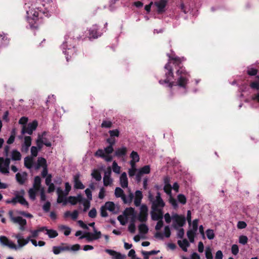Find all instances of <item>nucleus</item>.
I'll return each mask as SVG.
<instances>
[{
	"mask_svg": "<svg viewBox=\"0 0 259 259\" xmlns=\"http://www.w3.org/2000/svg\"><path fill=\"white\" fill-rule=\"evenodd\" d=\"M41 184V179L39 176H36L34 178L33 183V188L37 190H39Z\"/></svg>",
	"mask_w": 259,
	"mask_h": 259,
	"instance_id": "f704fd0d",
	"label": "nucleus"
},
{
	"mask_svg": "<svg viewBox=\"0 0 259 259\" xmlns=\"http://www.w3.org/2000/svg\"><path fill=\"white\" fill-rule=\"evenodd\" d=\"M19 198V194H16L15 196L11 199H9L6 201L7 203H12L13 205H15L16 203H19L18 200Z\"/></svg>",
	"mask_w": 259,
	"mask_h": 259,
	"instance_id": "a19ab883",
	"label": "nucleus"
},
{
	"mask_svg": "<svg viewBox=\"0 0 259 259\" xmlns=\"http://www.w3.org/2000/svg\"><path fill=\"white\" fill-rule=\"evenodd\" d=\"M9 216L11 219V220L14 223L18 224L20 226L19 229L21 231H23L25 229V226L26 225V220L24 219H23L21 217H15L13 215V211L10 210L8 212Z\"/></svg>",
	"mask_w": 259,
	"mask_h": 259,
	"instance_id": "0eeeda50",
	"label": "nucleus"
},
{
	"mask_svg": "<svg viewBox=\"0 0 259 259\" xmlns=\"http://www.w3.org/2000/svg\"><path fill=\"white\" fill-rule=\"evenodd\" d=\"M167 3V0H159L155 3V5L157 8V12L158 13H161L165 11V8Z\"/></svg>",
	"mask_w": 259,
	"mask_h": 259,
	"instance_id": "6ab92c4d",
	"label": "nucleus"
},
{
	"mask_svg": "<svg viewBox=\"0 0 259 259\" xmlns=\"http://www.w3.org/2000/svg\"><path fill=\"white\" fill-rule=\"evenodd\" d=\"M101 235V233L100 231H96L94 233L88 232L85 235L80 236L79 239H81L85 238L88 241H92L99 239Z\"/></svg>",
	"mask_w": 259,
	"mask_h": 259,
	"instance_id": "ddd939ff",
	"label": "nucleus"
},
{
	"mask_svg": "<svg viewBox=\"0 0 259 259\" xmlns=\"http://www.w3.org/2000/svg\"><path fill=\"white\" fill-rule=\"evenodd\" d=\"M46 231H47L46 234L51 238H55V237H57L58 235L57 232L55 230L46 229Z\"/></svg>",
	"mask_w": 259,
	"mask_h": 259,
	"instance_id": "c03bdc74",
	"label": "nucleus"
},
{
	"mask_svg": "<svg viewBox=\"0 0 259 259\" xmlns=\"http://www.w3.org/2000/svg\"><path fill=\"white\" fill-rule=\"evenodd\" d=\"M101 35V33L98 31V27L97 25H93L89 29V37L90 38H97Z\"/></svg>",
	"mask_w": 259,
	"mask_h": 259,
	"instance_id": "dca6fc26",
	"label": "nucleus"
},
{
	"mask_svg": "<svg viewBox=\"0 0 259 259\" xmlns=\"http://www.w3.org/2000/svg\"><path fill=\"white\" fill-rule=\"evenodd\" d=\"M127 153V148L124 146L118 148L115 150L114 155L117 157H121L126 155Z\"/></svg>",
	"mask_w": 259,
	"mask_h": 259,
	"instance_id": "393cba45",
	"label": "nucleus"
},
{
	"mask_svg": "<svg viewBox=\"0 0 259 259\" xmlns=\"http://www.w3.org/2000/svg\"><path fill=\"white\" fill-rule=\"evenodd\" d=\"M18 202L22 204V205L26 206L27 207H28L29 204L28 202L25 200V199L23 197L22 195H19Z\"/></svg>",
	"mask_w": 259,
	"mask_h": 259,
	"instance_id": "09e8293b",
	"label": "nucleus"
},
{
	"mask_svg": "<svg viewBox=\"0 0 259 259\" xmlns=\"http://www.w3.org/2000/svg\"><path fill=\"white\" fill-rule=\"evenodd\" d=\"M104 206L106 208V209L108 210L111 212H114L115 211V204L113 202H106L104 205Z\"/></svg>",
	"mask_w": 259,
	"mask_h": 259,
	"instance_id": "72a5a7b5",
	"label": "nucleus"
},
{
	"mask_svg": "<svg viewBox=\"0 0 259 259\" xmlns=\"http://www.w3.org/2000/svg\"><path fill=\"white\" fill-rule=\"evenodd\" d=\"M15 238L17 239V242L19 247H22L27 244L30 241L35 246L37 245V241L34 239H30L31 237H28L27 239H24L22 234H18L15 235Z\"/></svg>",
	"mask_w": 259,
	"mask_h": 259,
	"instance_id": "6e6552de",
	"label": "nucleus"
},
{
	"mask_svg": "<svg viewBox=\"0 0 259 259\" xmlns=\"http://www.w3.org/2000/svg\"><path fill=\"white\" fill-rule=\"evenodd\" d=\"M111 125L112 122L109 120H104L101 124V127H102L109 128Z\"/></svg>",
	"mask_w": 259,
	"mask_h": 259,
	"instance_id": "e2e57ef3",
	"label": "nucleus"
},
{
	"mask_svg": "<svg viewBox=\"0 0 259 259\" xmlns=\"http://www.w3.org/2000/svg\"><path fill=\"white\" fill-rule=\"evenodd\" d=\"M0 243L2 245L7 246L9 248L12 249L17 250L19 247H17L13 241L9 240L6 236H0Z\"/></svg>",
	"mask_w": 259,
	"mask_h": 259,
	"instance_id": "9b49d317",
	"label": "nucleus"
},
{
	"mask_svg": "<svg viewBox=\"0 0 259 259\" xmlns=\"http://www.w3.org/2000/svg\"><path fill=\"white\" fill-rule=\"evenodd\" d=\"M80 174H77L73 177L74 187L76 189H83L84 186L79 180Z\"/></svg>",
	"mask_w": 259,
	"mask_h": 259,
	"instance_id": "a211bd4d",
	"label": "nucleus"
},
{
	"mask_svg": "<svg viewBox=\"0 0 259 259\" xmlns=\"http://www.w3.org/2000/svg\"><path fill=\"white\" fill-rule=\"evenodd\" d=\"M207 237L209 240H212L214 237L213 231L211 229H207L206 231Z\"/></svg>",
	"mask_w": 259,
	"mask_h": 259,
	"instance_id": "3c124183",
	"label": "nucleus"
},
{
	"mask_svg": "<svg viewBox=\"0 0 259 259\" xmlns=\"http://www.w3.org/2000/svg\"><path fill=\"white\" fill-rule=\"evenodd\" d=\"M27 178V174L26 172H18L16 175L17 182L21 185L24 184Z\"/></svg>",
	"mask_w": 259,
	"mask_h": 259,
	"instance_id": "5701e85b",
	"label": "nucleus"
},
{
	"mask_svg": "<svg viewBox=\"0 0 259 259\" xmlns=\"http://www.w3.org/2000/svg\"><path fill=\"white\" fill-rule=\"evenodd\" d=\"M9 41L6 36L0 35V48L7 45L9 43Z\"/></svg>",
	"mask_w": 259,
	"mask_h": 259,
	"instance_id": "4c0bfd02",
	"label": "nucleus"
},
{
	"mask_svg": "<svg viewBox=\"0 0 259 259\" xmlns=\"http://www.w3.org/2000/svg\"><path fill=\"white\" fill-rule=\"evenodd\" d=\"M56 192L58 196L57 199V203H63L64 204H66L67 202L66 197L67 195H65V193H63V191L61 187H58L57 188Z\"/></svg>",
	"mask_w": 259,
	"mask_h": 259,
	"instance_id": "4468645a",
	"label": "nucleus"
},
{
	"mask_svg": "<svg viewBox=\"0 0 259 259\" xmlns=\"http://www.w3.org/2000/svg\"><path fill=\"white\" fill-rule=\"evenodd\" d=\"M90 201L91 200H85L83 202V205L84 206L83 211H86L88 210L90 207Z\"/></svg>",
	"mask_w": 259,
	"mask_h": 259,
	"instance_id": "680f3d73",
	"label": "nucleus"
},
{
	"mask_svg": "<svg viewBox=\"0 0 259 259\" xmlns=\"http://www.w3.org/2000/svg\"><path fill=\"white\" fill-rule=\"evenodd\" d=\"M130 156L131 158H132L131 161H134L135 162H137L139 161V156L137 152H135L134 151H132V153H131Z\"/></svg>",
	"mask_w": 259,
	"mask_h": 259,
	"instance_id": "ea45409f",
	"label": "nucleus"
},
{
	"mask_svg": "<svg viewBox=\"0 0 259 259\" xmlns=\"http://www.w3.org/2000/svg\"><path fill=\"white\" fill-rule=\"evenodd\" d=\"M196 232V231H194V230L192 229L189 230L187 231V237L191 243H193L194 241V237Z\"/></svg>",
	"mask_w": 259,
	"mask_h": 259,
	"instance_id": "e433bc0d",
	"label": "nucleus"
},
{
	"mask_svg": "<svg viewBox=\"0 0 259 259\" xmlns=\"http://www.w3.org/2000/svg\"><path fill=\"white\" fill-rule=\"evenodd\" d=\"M115 195L116 197H121L124 203H126V197L124 194L123 191L119 187H116L115 189Z\"/></svg>",
	"mask_w": 259,
	"mask_h": 259,
	"instance_id": "a878e982",
	"label": "nucleus"
},
{
	"mask_svg": "<svg viewBox=\"0 0 259 259\" xmlns=\"http://www.w3.org/2000/svg\"><path fill=\"white\" fill-rule=\"evenodd\" d=\"M237 226L238 229H242L246 227L247 224L244 221H239L237 223Z\"/></svg>",
	"mask_w": 259,
	"mask_h": 259,
	"instance_id": "338daca9",
	"label": "nucleus"
},
{
	"mask_svg": "<svg viewBox=\"0 0 259 259\" xmlns=\"http://www.w3.org/2000/svg\"><path fill=\"white\" fill-rule=\"evenodd\" d=\"M178 201L182 204H185L186 203V198L183 194H179L178 196Z\"/></svg>",
	"mask_w": 259,
	"mask_h": 259,
	"instance_id": "13d9d810",
	"label": "nucleus"
},
{
	"mask_svg": "<svg viewBox=\"0 0 259 259\" xmlns=\"http://www.w3.org/2000/svg\"><path fill=\"white\" fill-rule=\"evenodd\" d=\"M37 190L35 188H30L28 191V194L30 198L33 200H35L36 197V192Z\"/></svg>",
	"mask_w": 259,
	"mask_h": 259,
	"instance_id": "a18cd8bd",
	"label": "nucleus"
},
{
	"mask_svg": "<svg viewBox=\"0 0 259 259\" xmlns=\"http://www.w3.org/2000/svg\"><path fill=\"white\" fill-rule=\"evenodd\" d=\"M164 191L167 194L171 196V187L169 184H165L163 188Z\"/></svg>",
	"mask_w": 259,
	"mask_h": 259,
	"instance_id": "603ef678",
	"label": "nucleus"
},
{
	"mask_svg": "<svg viewBox=\"0 0 259 259\" xmlns=\"http://www.w3.org/2000/svg\"><path fill=\"white\" fill-rule=\"evenodd\" d=\"M71 38L66 37L65 41L61 45V48L63 50V53L66 55V59L67 61H69V57H71L76 52V49L74 46L71 45L69 46L67 45L68 42H71Z\"/></svg>",
	"mask_w": 259,
	"mask_h": 259,
	"instance_id": "39448f33",
	"label": "nucleus"
},
{
	"mask_svg": "<svg viewBox=\"0 0 259 259\" xmlns=\"http://www.w3.org/2000/svg\"><path fill=\"white\" fill-rule=\"evenodd\" d=\"M120 167L118 165L116 161H114L112 163V170L113 171L117 174H119L120 172Z\"/></svg>",
	"mask_w": 259,
	"mask_h": 259,
	"instance_id": "49530a36",
	"label": "nucleus"
},
{
	"mask_svg": "<svg viewBox=\"0 0 259 259\" xmlns=\"http://www.w3.org/2000/svg\"><path fill=\"white\" fill-rule=\"evenodd\" d=\"M51 0L47 2L44 0H35V2L29 6L27 11V21L31 28H36L38 27L39 18L43 16L49 17L55 10V6Z\"/></svg>",
	"mask_w": 259,
	"mask_h": 259,
	"instance_id": "f03ea898",
	"label": "nucleus"
},
{
	"mask_svg": "<svg viewBox=\"0 0 259 259\" xmlns=\"http://www.w3.org/2000/svg\"><path fill=\"white\" fill-rule=\"evenodd\" d=\"M69 250H70V248L68 246H54L53 247V252L55 254H58L63 251Z\"/></svg>",
	"mask_w": 259,
	"mask_h": 259,
	"instance_id": "c756f323",
	"label": "nucleus"
},
{
	"mask_svg": "<svg viewBox=\"0 0 259 259\" xmlns=\"http://www.w3.org/2000/svg\"><path fill=\"white\" fill-rule=\"evenodd\" d=\"M11 159L14 161H19L21 159V154L17 150H13L11 152Z\"/></svg>",
	"mask_w": 259,
	"mask_h": 259,
	"instance_id": "7c9ffc66",
	"label": "nucleus"
},
{
	"mask_svg": "<svg viewBox=\"0 0 259 259\" xmlns=\"http://www.w3.org/2000/svg\"><path fill=\"white\" fill-rule=\"evenodd\" d=\"M120 185L122 188H127L128 186V180L126 172H123L121 174L120 179Z\"/></svg>",
	"mask_w": 259,
	"mask_h": 259,
	"instance_id": "b1692460",
	"label": "nucleus"
},
{
	"mask_svg": "<svg viewBox=\"0 0 259 259\" xmlns=\"http://www.w3.org/2000/svg\"><path fill=\"white\" fill-rule=\"evenodd\" d=\"M91 175L92 177L97 181H100L102 179L101 175L98 170L94 169Z\"/></svg>",
	"mask_w": 259,
	"mask_h": 259,
	"instance_id": "58836bf2",
	"label": "nucleus"
},
{
	"mask_svg": "<svg viewBox=\"0 0 259 259\" xmlns=\"http://www.w3.org/2000/svg\"><path fill=\"white\" fill-rule=\"evenodd\" d=\"M256 78L257 79V80L252 82L250 86L253 89H255L257 90H259V76H257ZM256 99L259 101V93L257 94L256 96Z\"/></svg>",
	"mask_w": 259,
	"mask_h": 259,
	"instance_id": "2f4dec72",
	"label": "nucleus"
},
{
	"mask_svg": "<svg viewBox=\"0 0 259 259\" xmlns=\"http://www.w3.org/2000/svg\"><path fill=\"white\" fill-rule=\"evenodd\" d=\"M167 56L169 61L164 66L165 79L159 80V83H166L170 88L176 86L186 92L190 76L182 65V59L177 56H171L168 54Z\"/></svg>",
	"mask_w": 259,
	"mask_h": 259,
	"instance_id": "f257e3e1",
	"label": "nucleus"
},
{
	"mask_svg": "<svg viewBox=\"0 0 259 259\" xmlns=\"http://www.w3.org/2000/svg\"><path fill=\"white\" fill-rule=\"evenodd\" d=\"M178 244L185 252L187 251V248L190 246V243L186 239H184L183 240H178Z\"/></svg>",
	"mask_w": 259,
	"mask_h": 259,
	"instance_id": "bb28decb",
	"label": "nucleus"
},
{
	"mask_svg": "<svg viewBox=\"0 0 259 259\" xmlns=\"http://www.w3.org/2000/svg\"><path fill=\"white\" fill-rule=\"evenodd\" d=\"M18 202L22 204V205L26 206L27 207H28L29 204L28 202L25 200V199L23 197L22 195H19Z\"/></svg>",
	"mask_w": 259,
	"mask_h": 259,
	"instance_id": "8fccbe9b",
	"label": "nucleus"
},
{
	"mask_svg": "<svg viewBox=\"0 0 259 259\" xmlns=\"http://www.w3.org/2000/svg\"><path fill=\"white\" fill-rule=\"evenodd\" d=\"M85 194L87 197V199L88 200H92V194L91 190L89 188H87L84 191Z\"/></svg>",
	"mask_w": 259,
	"mask_h": 259,
	"instance_id": "bf43d9fd",
	"label": "nucleus"
},
{
	"mask_svg": "<svg viewBox=\"0 0 259 259\" xmlns=\"http://www.w3.org/2000/svg\"><path fill=\"white\" fill-rule=\"evenodd\" d=\"M109 134L111 137H118L119 135V132L118 130H110L109 132Z\"/></svg>",
	"mask_w": 259,
	"mask_h": 259,
	"instance_id": "69168bd1",
	"label": "nucleus"
},
{
	"mask_svg": "<svg viewBox=\"0 0 259 259\" xmlns=\"http://www.w3.org/2000/svg\"><path fill=\"white\" fill-rule=\"evenodd\" d=\"M148 207L145 205L143 204L140 207V213L138 216V220L141 222H145L147 220L148 218Z\"/></svg>",
	"mask_w": 259,
	"mask_h": 259,
	"instance_id": "f8f14e48",
	"label": "nucleus"
},
{
	"mask_svg": "<svg viewBox=\"0 0 259 259\" xmlns=\"http://www.w3.org/2000/svg\"><path fill=\"white\" fill-rule=\"evenodd\" d=\"M65 190L63 191V193H65V195H68L71 189V187L68 182L65 183Z\"/></svg>",
	"mask_w": 259,
	"mask_h": 259,
	"instance_id": "864d4df0",
	"label": "nucleus"
},
{
	"mask_svg": "<svg viewBox=\"0 0 259 259\" xmlns=\"http://www.w3.org/2000/svg\"><path fill=\"white\" fill-rule=\"evenodd\" d=\"M46 132H44L41 135H39L38 136L37 139L36 141V143L37 145L36 147L38 148V149H39V150H40L43 146V137L46 136Z\"/></svg>",
	"mask_w": 259,
	"mask_h": 259,
	"instance_id": "c85d7f7f",
	"label": "nucleus"
},
{
	"mask_svg": "<svg viewBox=\"0 0 259 259\" xmlns=\"http://www.w3.org/2000/svg\"><path fill=\"white\" fill-rule=\"evenodd\" d=\"M257 73V69L253 68H248L247 70V74L251 76L255 75Z\"/></svg>",
	"mask_w": 259,
	"mask_h": 259,
	"instance_id": "0e129e2a",
	"label": "nucleus"
},
{
	"mask_svg": "<svg viewBox=\"0 0 259 259\" xmlns=\"http://www.w3.org/2000/svg\"><path fill=\"white\" fill-rule=\"evenodd\" d=\"M31 138L30 136H25L24 139V142L22 144L21 150L22 152H28L29 147L31 145Z\"/></svg>",
	"mask_w": 259,
	"mask_h": 259,
	"instance_id": "2eb2a0df",
	"label": "nucleus"
},
{
	"mask_svg": "<svg viewBox=\"0 0 259 259\" xmlns=\"http://www.w3.org/2000/svg\"><path fill=\"white\" fill-rule=\"evenodd\" d=\"M47 166V164L46 159L43 157H38L37 161V163L35 166V169H38L40 167H45Z\"/></svg>",
	"mask_w": 259,
	"mask_h": 259,
	"instance_id": "cd10ccee",
	"label": "nucleus"
},
{
	"mask_svg": "<svg viewBox=\"0 0 259 259\" xmlns=\"http://www.w3.org/2000/svg\"><path fill=\"white\" fill-rule=\"evenodd\" d=\"M139 175L148 174L150 172V167L149 165H145L138 170Z\"/></svg>",
	"mask_w": 259,
	"mask_h": 259,
	"instance_id": "c9c22d12",
	"label": "nucleus"
},
{
	"mask_svg": "<svg viewBox=\"0 0 259 259\" xmlns=\"http://www.w3.org/2000/svg\"><path fill=\"white\" fill-rule=\"evenodd\" d=\"M68 202L72 205H75L78 202H81L83 201V197L80 194H77L76 196H69Z\"/></svg>",
	"mask_w": 259,
	"mask_h": 259,
	"instance_id": "4be33fe9",
	"label": "nucleus"
},
{
	"mask_svg": "<svg viewBox=\"0 0 259 259\" xmlns=\"http://www.w3.org/2000/svg\"><path fill=\"white\" fill-rule=\"evenodd\" d=\"M107 209L104 207V205L102 206L100 208V214L102 217H107L108 216V213L107 212Z\"/></svg>",
	"mask_w": 259,
	"mask_h": 259,
	"instance_id": "6e6d98bb",
	"label": "nucleus"
},
{
	"mask_svg": "<svg viewBox=\"0 0 259 259\" xmlns=\"http://www.w3.org/2000/svg\"><path fill=\"white\" fill-rule=\"evenodd\" d=\"M61 230L64 231L63 233L65 236L69 235L71 233V229L69 227L64 225H61L59 227Z\"/></svg>",
	"mask_w": 259,
	"mask_h": 259,
	"instance_id": "37998d69",
	"label": "nucleus"
},
{
	"mask_svg": "<svg viewBox=\"0 0 259 259\" xmlns=\"http://www.w3.org/2000/svg\"><path fill=\"white\" fill-rule=\"evenodd\" d=\"M105 251L106 253L113 256L112 259H125V255H122L116 251L109 249H106Z\"/></svg>",
	"mask_w": 259,
	"mask_h": 259,
	"instance_id": "412c9836",
	"label": "nucleus"
},
{
	"mask_svg": "<svg viewBox=\"0 0 259 259\" xmlns=\"http://www.w3.org/2000/svg\"><path fill=\"white\" fill-rule=\"evenodd\" d=\"M148 198L149 201L152 203L151 208L153 210H163L165 206V203L161 197L159 192H157L155 197L152 195L151 193H149Z\"/></svg>",
	"mask_w": 259,
	"mask_h": 259,
	"instance_id": "20e7f679",
	"label": "nucleus"
},
{
	"mask_svg": "<svg viewBox=\"0 0 259 259\" xmlns=\"http://www.w3.org/2000/svg\"><path fill=\"white\" fill-rule=\"evenodd\" d=\"M231 252L234 255H237L239 252V248L237 245L233 244L231 247Z\"/></svg>",
	"mask_w": 259,
	"mask_h": 259,
	"instance_id": "052dcab7",
	"label": "nucleus"
},
{
	"mask_svg": "<svg viewBox=\"0 0 259 259\" xmlns=\"http://www.w3.org/2000/svg\"><path fill=\"white\" fill-rule=\"evenodd\" d=\"M163 210H152L151 212V219L153 221H159L163 219Z\"/></svg>",
	"mask_w": 259,
	"mask_h": 259,
	"instance_id": "aec40b11",
	"label": "nucleus"
},
{
	"mask_svg": "<svg viewBox=\"0 0 259 259\" xmlns=\"http://www.w3.org/2000/svg\"><path fill=\"white\" fill-rule=\"evenodd\" d=\"M97 215V211L95 208H93L89 212V216L91 218H95Z\"/></svg>",
	"mask_w": 259,
	"mask_h": 259,
	"instance_id": "774afa93",
	"label": "nucleus"
},
{
	"mask_svg": "<svg viewBox=\"0 0 259 259\" xmlns=\"http://www.w3.org/2000/svg\"><path fill=\"white\" fill-rule=\"evenodd\" d=\"M10 159L6 158L4 159L0 157V172L4 174H7L9 172V165Z\"/></svg>",
	"mask_w": 259,
	"mask_h": 259,
	"instance_id": "9d476101",
	"label": "nucleus"
},
{
	"mask_svg": "<svg viewBox=\"0 0 259 259\" xmlns=\"http://www.w3.org/2000/svg\"><path fill=\"white\" fill-rule=\"evenodd\" d=\"M139 232L142 234H146L148 231V228L147 225L144 224H140L139 226Z\"/></svg>",
	"mask_w": 259,
	"mask_h": 259,
	"instance_id": "79ce46f5",
	"label": "nucleus"
},
{
	"mask_svg": "<svg viewBox=\"0 0 259 259\" xmlns=\"http://www.w3.org/2000/svg\"><path fill=\"white\" fill-rule=\"evenodd\" d=\"M172 226L176 230L182 227L186 223L185 217L176 213L172 214Z\"/></svg>",
	"mask_w": 259,
	"mask_h": 259,
	"instance_id": "423d86ee",
	"label": "nucleus"
},
{
	"mask_svg": "<svg viewBox=\"0 0 259 259\" xmlns=\"http://www.w3.org/2000/svg\"><path fill=\"white\" fill-rule=\"evenodd\" d=\"M248 242V238L245 235H240L239 237V243L245 245Z\"/></svg>",
	"mask_w": 259,
	"mask_h": 259,
	"instance_id": "de8ad7c7",
	"label": "nucleus"
},
{
	"mask_svg": "<svg viewBox=\"0 0 259 259\" xmlns=\"http://www.w3.org/2000/svg\"><path fill=\"white\" fill-rule=\"evenodd\" d=\"M39 149L35 146H32L30 149V152L32 156L36 157L37 155Z\"/></svg>",
	"mask_w": 259,
	"mask_h": 259,
	"instance_id": "5fc2aeb1",
	"label": "nucleus"
},
{
	"mask_svg": "<svg viewBox=\"0 0 259 259\" xmlns=\"http://www.w3.org/2000/svg\"><path fill=\"white\" fill-rule=\"evenodd\" d=\"M38 125L36 120H33L32 122L28 123L27 126H23L21 133L24 135L27 134L29 135H31L34 131H35Z\"/></svg>",
	"mask_w": 259,
	"mask_h": 259,
	"instance_id": "1a4fd4ad",
	"label": "nucleus"
},
{
	"mask_svg": "<svg viewBox=\"0 0 259 259\" xmlns=\"http://www.w3.org/2000/svg\"><path fill=\"white\" fill-rule=\"evenodd\" d=\"M111 169L109 168L108 171L105 172V175L103 177V184L105 186H110L112 184L113 180L111 178Z\"/></svg>",
	"mask_w": 259,
	"mask_h": 259,
	"instance_id": "f3484780",
	"label": "nucleus"
},
{
	"mask_svg": "<svg viewBox=\"0 0 259 259\" xmlns=\"http://www.w3.org/2000/svg\"><path fill=\"white\" fill-rule=\"evenodd\" d=\"M115 143V141L113 140L111 144L105 147L104 150L99 149L95 153V156L97 157L102 158L107 162L112 161L113 157L110 155L113 151V145Z\"/></svg>",
	"mask_w": 259,
	"mask_h": 259,
	"instance_id": "7ed1b4c3",
	"label": "nucleus"
},
{
	"mask_svg": "<svg viewBox=\"0 0 259 259\" xmlns=\"http://www.w3.org/2000/svg\"><path fill=\"white\" fill-rule=\"evenodd\" d=\"M205 257L207 259H212L213 256L211 253V250L210 248L208 247L205 250Z\"/></svg>",
	"mask_w": 259,
	"mask_h": 259,
	"instance_id": "4d7b16f0",
	"label": "nucleus"
},
{
	"mask_svg": "<svg viewBox=\"0 0 259 259\" xmlns=\"http://www.w3.org/2000/svg\"><path fill=\"white\" fill-rule=\"evenodd\" d=\"M33 158L31 157L27 156L24 159V165L25 166L29 168L30 169L33 166Z\"/></svg>",
	"mask_w": 259,
	"mask_h": 259,
	"instance_id": "473e14b6",
	"label": "nucleus"
}]
</instances>
